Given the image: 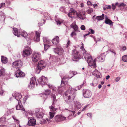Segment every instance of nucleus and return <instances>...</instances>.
I'll return each instance as SVG.
<instances>
[{
    "label": "nucleus",
    "mask_w": 127,
    "mask_h": 127,
    "mask_svg": "<svg viewBox=\"0 0 127 127\" xmlns=\"http://www.w3.org/2000/svg\"><path fill=\"white\" fill-rule=\"evenodd\" d=\"M105 57L104 53L100 54V56L95 59L93 61L91 56L90 54H85L84 55V58L88 64L91 67L95 68L96 67V61L103 62L105 60Z\"/></svg>",
    "instance_id": "1"
},
{
    "label": "nucleus",
    "mask_w": 127,
    "mask_h": 127,
    "mask_svg": "<svg viewBox=\"0 0 127 127\" xmlns=\"http://www.w3.org/2000/svg\"><path fill=\"white\" fill-rule=\"evenodd\" d=\"M71 87L70 86L69 89L66 91L63 95L64 98L67 99L70 102L73 100L76 96L75 93L71 91Z\"/></svg>",
    "instance_id": "2"
},
{
    "label": "nucleus",
    "mask_w": 127,
    "mask_h": 127,
    "mask_svg": "<svg viewBox=\"0 0 127 127\" xmlns=\"http://www.w3.org/2000/svg\"><path fill=\"white\" fill-rule=\"evenodd\" d=\"M44 111V110L42 109L37 108L35 110V113L37 118L41 119V122L44 123L46 122V118H43Z\"/></svg>",
    "instance_id": "3"
},
{
    "label": "nucleus",
    "mask_w": 127,
    "mask_h": 127,
    "mask_svg": "<svg viewBox=\"0 0 127 127\" xmlns=\"http://www.w3.org/2000/svg\"><path fill=\"white\" fill-rule=\"evenodd\" d=\"M47 65V63L45 61L41 60L38 63L36 68L35 69L37 73H39L41 70L45 68Z\"/></svg>",
    "instance_id": "4"
},
{
    "label": "nucleus",
    "mask_w": 127,
    "mask_h": 127,
    "mask_svg": "<svg viewBox=\"0 0 127 127\" xmlns=\"http://www.w3.org/2000/svg\"><path fill=\"white\" fill-rule=\"evenodd\" d=\"M37 80L39 84L43 86V85H46L49 88H51L52 87V86H50V85L49 84H47V79L46 77L43 76H41L39 79H38Z\"/></svg>",
    "instance_id": "5"
},
{
    "label": "nucleus",
    "mask_w": 127,
    "mask_h": 127,
    "mask_svg": "<svg viewBox=\"0 0 127 127\" xmlns=\"http://www.w3.org/2000/svg\"><path fill=\"white\" fill-rule=\"evenodd\" d=\"M72 60L74 61H77L81 59V56L79 52L77 50H74L72 52Z\"/></svg>",
    "instance_id": "6"
},
{
    "label": "nucleus",
    "mask_w": 127,
    "mask_h": 127,
    "mask_svg": "<svg viewBox=\"0 0 127 127\" xmlns=\"http://www.w3.org/2000/svg\"><path fill=\"white\" fill-rule=\"evenodd\" d=\"M41 54L39 52L33 53L32 55V61L34 63L38 62L41 59Z\"/></svg>",
    "instance_id": "7"
},
{
    "label": "nucleus",
    "mask_w": 127,
    "mask_h": 127,
    "mask_svg": "<svg viewBox=\"0 0 127 127\" xmlns=\"http://www.w3.org/2000/svg\"><path fill=\"white\" fill-rule=\"evenodd\" d=\"M55 120L57 122H62L65 121L66 118L62 115H56L54 117Z\"/></svg>",
    "instance_id": "8"
},
{
    "label": "nucleus",
    "mask_w": 127,
    "mask_h": 127,
    "mask_svg": "<svg viewBox=\"0 0 127 127\" xmlns=\"http://www.w3.org/2000/svg\"><path fill=\"white\" fill-rule=\"evenodd\" d=\"M23 51L22 55L24 57H26L30 55L32 53V50L30 47L27 46L25 48Z\"/></svg>",
    "instance_id": "9"
},
{
    "label": "nucleus",
    "mask_w": 127,
    "mask_h": 127,
    "mask_svg": "<svg viewBox=\"0 0 127 127\" xmlns=\"http://www.w3.org/2000/svg\"><path fill=\"white\" fill-rule=\"evenodd\" d=\"M19 33L20 35V34L22 35V36L25 37L26 38V39L27 40V42L28 43H30L31 42V40L30 39H29L28 38H27V37L28 35V34L26 32L23 30L22 29H20L19 30Z\"/></svg>",
    "instance_id": "10"
},
{
    "label": "nucleus",
    "mask_w": 127,
    "mask_h": 127,
    "mask_svg": "<svg viewBox=\"0 0 127 127\" xmlns=\"http://www.w3.org/2000/svg\"><path fill=\"white\" fill-rule=\"evenodd\" d=\"M23 64L22 62L20 60L15 61L12 63V66L16 69L20 68Z\"/></svg>",
    "instance_id": "11"
},
{
    "label": "nucleus",
    "mask_w": 127,
    "mask_h": 127,
    "mask_svg": "<svg viewBox=\"0 0 127 127\" xmlns=\"http://www.w3.org/2000/svg\"><path fill=\"white\" fill-rule=\"evenodd\" d=\"M65 77H64L62 78V80L61 82V87H59L58 89V91L59 94H61L63 93L64 90L63 87L64 85V81L65 79Z\"/></svg>",
    "instance_id": "12"
},
{
    "label": "nucleus",
    "mask_w": 127,
    "mask_h": 127,
    "mask_svg": "<svg viewBox=\"0 0 127 127\" xmlns=\"http://www.w3.org/2000/svg\"><path fill=\"white\" fill-rule=\"evenodd\" d=\"M36 83V85H37V84L36 82L35 78V77H32L31 78L28 87L30 89H32L34 87Z\"/></svg>",
    "instance_id": "13"
},
{
    "label": "nucleus",
    "mask_w": 127,
    "mask_h": 127,
    "mask_svg": "<svg viewBox=\"0 0 127 127\" xmlns=\"http://www.w3.org/2000/svg\"><path fill=\"white\" fill-rule=\"evenodd\" d=\"M83 94L84 97L85 98L90 97L92 95L91 92L89 90H83Z\"/></svg>",
    "instance_id": "14"
},
{
    "label": "nucleus",
    "mask_w": 127,
    "mask_h": 127,
    "mask_svg": "<svg viewBox=\"0 0 127 127\" xmlns=\"http://www.w3.org/2000/svg\"><path fill=\"white\" fill-rule=\"evenodd\" d=\"M13 96L14 97L18 102H21V99L22 97V95L20 93H16L12 94Z\"/></svg>",
    "instance_id": "15"
},
{
    "label": "nucleus",
    "mask_w": 127,
    "mask_h": 127,
    "mask_svg": "<svg viewBox=\"0 0 127 127\" xmlns=\"http://www.w3.org/2000/svg\"><path fill=\"white\" fill-rule=\"evenodd\" d=\"M15 75L17 77H23L25 76V74L20 69H18L15 72Z\"/></svg>",
    "instance_id": "16"
},
{
    "label": "nucleus",
    "mask_w": 127,
    "mask_h": 127,
    "mask_svg": "<svg viewBox=\"0 0 127 127\" xmlns=\"http://www.w3.org/2000/svg\"><path fill=\"white\" fill-rule=\"evenodd\" d=\"M74 108L76 111L79 109L81 107V105L80 102L76 101L74 102Z\"/></svg>",
    "instance_id": "17"
},
{
    "label": "nucleus",
    "mask_w": 127,
    "mask_h": 127,
    "mask_svg": "<svg viewBox=\"0 0 127 127\" xmlns=\"http://www.w3.org/2000/svg\"><path fill=\"white\" fill-rule=\"evenodd\" d=\"M41 32L35 31V35L33 38L34 41L35 42H39L40 40V36Z\"/></svg>",
    "instance_id": "18"
},
{
    "label": "nucleus",
    "mask_w": 127,
    "mask_h": 127,
    "mask_svg": "<svg viewBox=\"0 0 127 127\" xmlns=\"http://www.w3.org/2000/svg\"><path fill=\"white\" fill-rule=\"evenodd\" d=\"M76 14V11L73 9L71 8L68 15L69 17L72 18L74 17V15Z\"/></svg>",
    "instance_id": "19"
},
{
    "label": "nucleus",
    "mask_w": 127,
    "mask_h": 127,
    "mask_svg": "<svg viewBox=\"0 0 127 127\" xmlns=\"http://www.w3.org/2000/svg\"><path fill=\"white\" fill-rule=\"evenodd\" d=\"M70 112V114L68 117V118L69 120H70L74 118L76 116L75 111L73 110H68Z\"/></svg>",
    "instance_id": "20"
},
{
    "label": "nucleus",
    "mask_w": 127,
    "mask_h": 127,
    "mask_svg": "<svg viewBox=\"0 0 127 127\" xmlns=\"http://www.w3.org/2000/svg\"><path fill=\"white\" fill-rule=\"evenodd\" d=\"M21 103V102H20L19 101L18 104L16 106V109L17 110H20L22 111H25V109L23 108V106Z\"/></svg>",
    "instance_id": "21"
},
{
    "label": "nucleus",
    "mask_w": 127,
    "mask_h": 127,
    "mask_svg": "<svg viewBox=\"0 0 127 127\" xmlns=\"http://www.w3.org/2000/svg\"><path fill=\"white\" fill-rule=\"evenodd\" d=\"M93 75H94L97 78H101V75L100 73L97 70L95 69V71L92 72Z\"/></svg>",
    "instance_id": "22"
},
{
    "label": "nucleus",
    "mask_w": 127,
    "mask_h": 127,
    "mask_svg": "<svg viewBox=\"0 0 127 127\" xmlns=\"http://www.w3.org/2000/svg\"><path fill=\"white\" fill-rule=\"evenodd\" d=\"M36 124V120L34 119H30L28 121V124L29 126H34Z\"/></svg>",
    "instance_id": "23"
},
{
    "label": "nucleus",
    "mask_w": 127,
    "mask_h": 127,
    "mask_svg": "<svg viewBox=\"0 0 127 127\" xmlns=\"http://www.w3.org/2000/svg\"><path fill=\"white\" fill-rule=\"evenodd\" d=\"M105 23L106 24L109 25L110 26H112L113 23L111 20L108 18L106 16L105 17Z\"/></svg>",
    "instance_id": "24"
},
{
    "label": "nucleus",
    "mask_w": 127,
    "mask_h": 127,
    "mask_svg": "<svg viewBox=\"0 0 127 127\" xmlns=\"http://www.w3.org/2000/svg\"><path fill=\"white\" fill-rule=\"evenodd\" d=\"M54 51L55 53H57L58 54H61V53H62L63 52V50L62 49H59L58 48H54Z\"/></svg>",
    "instance_id": "25"
},
{
    "label": "nucleus",
    "mask_w": 127,
    "mask_h": 127,
    "mask_svg": "<svg viewBox=\"0 0 127 127\" xmlns=\"http://www.w3.org/2000/svg\"><path fill=\"white\" fill-rule=\"evenodd\" d=\"M49 118H46V122L49 121L50 120L52 119L54 117L55 114V112H50L49 113Z\"/></svg>",
    "instance_id": "26"
},
{
    "label": "nucleus",
    "mask_w": 127,
    "mask_h": 127,
    "mask_svg": "<svg viewBox=\"0 0 127 127\" xmlns=\"http://www.w3.org/2000/svg\"><path fill=\"white\" fill-rule=\"evenodd\" d=\"M52 42L55 44H57L59 42V37L58 36H56L55 37L52 41Z\"/></svg>",
    "instance_id": "27"
},
{
    "label": "nucleus",
    "mask_w": 127,
    "mask_h": 127,
    "mask_svg": "<svg viewBox=\"0 0 127 127\" xmlns=\"http://www.w3.org/2000/svg\"><path fill=\"white\" fill-rule=\"evenodd\" d=\"M50 92V91L48 90H45V93L42 94V96H41L45 98H47L48 95L49 94Z\"/></svg>",
    "instance_id": "28"
},
{
    "label": "nucleus",
    "mask_w": 127,
    "mask_h": 127,
    "mask_svg": "<svg viewBox=\"0 0 127 127\" xmlns=\"http://www.w3.org/2000/svg\"><path fill=\"white\" fill-rule=\"evenodd\" d=\"M13 34L15 36L18 37H19L20 36V35L19 32L17 28H13Z\"/></svg>",
    "instance_id": "29"
},
{
    "label": "nucleus",
    "mask_w": 127,
    "mask_h": 127,
    "mask_svg": "<svg viewBox=\"0 0 127 127\" xmlns=\"http://www.w3.org/2000/svg\"><path fill=\"white\" fill-rule=\"evenodd\" d=\"M1 62L4 64L8 62V59L6 57H4L3 56H1Z\"/></svg>",
    "instance_id": "30"
},
{
    "label": "nucleus",
    "mask_w": 127,
    "mask_h": 127,
    "mask_svg": "<svg viewBox=\"0 0 127 127\" xmlns=\"http://www.w3.org/2000/svg\"><path fill=\"white\" fill-rule=\"evenodd\" d=\"M104 14H103L101 16H97L96 19L98 21H100L103 20L104 19Z\"/></svg>",
    "instance_id": "31"
},
{
    "label": "nucleus",
    "mask_w": 127,
    "mask_h": 127,
    "mask_svg": "<svg viewBox=\"0 0 127 127\" xmlns=\"http://www.w3.org/2000/svg\"><path fill=\"white\" fill-rule=\"evenodd\" d=\"M78 16L81 20H84L86 18L85 15L84 13H80L78 15Z\"/></svg>",
    "instance_id": "32"
},
{
    "label": "nucleus",
    "mask_w": 127,
    "mask_h": 127,
    "mask_svg": "<svg viewBox=\"0 0 127 127\" xmlns=\"http://www.w3.org/2000/svg\"><path fill=\"white\" fill-rule=\"evenodd\" d=\"M81 45L82 46L80 47V49L82 50L83 53L84 54L83 55L84 56V55H85V54H89L86 53V51L85 50V49L84 48L83 43H82Z\"/></svg>",
    "instance_id": "33"
},
{
    "label": "nucleus",
    "mask_w": 127,
    "mask_h": 127,
    "mask_svg": "<svg viewBox=\"0 0 127 127\" xmlns=\"http://www.w3.org/2000/svg\"><path fill=\"white\" fill-rule=\"evenodd\" d=\"M51 96L53 98V100L52 104L53 106H54L56 103L57 101L56 96L55 95L53 94Z\"/></svg>",
    "instance_id": "34"
},
{
    "label": "nucleus",
    "mask_w": 127,
    "mask_h": 127,
    "mask_svg": "<svg viewBox=\"0 0 127 127\" xmlns=\"http://www.w3.org/2000/svg\"><path fill=\"white\" fill-rule=\"evenodd\" d=\"M43 39L44 44H49L51 41L50 40L48 39L46 37H43Z\"/></svg>",
    "instance_id": "35"
},
{
    "label": "nucleus",
    "mask_w": 127,
    "mask_h": 127,
    "mask_svg": "<svg viewBox=\"0 0 127 127\" xmlns=\"http://www.w3.org/2000/svg\"><path fill=\"white\" fill-rule=\"evenodd\" d=\"M71 28H73L75 31H76L78 30V27L75 24H72L70 25Z\"/></svg>",
    "instance_id": "36"
},
{
    "label": "nucleus",
    "mask_w": 127,
    "mask_h": 127,
    "mask_svg": "<svg viewBox=\"0 0 127 127\" xmlns=\"http://www.w3.org/2000/svg\"><path fill=\"white\" fill-rule=\"evenodd\" d=\"M89 32L87 34H85L84 35V38H85V37L86 36L88 35L89 34L91 33L92 34H94L95 32V31L93 30L92 29H89Z\"/></svg>",
    "instance_id": "37"
},
{
    "label": "nucleus",
    "mask_w": 127,
    "mask_h": 127,
    "mask_svg": "<svg viewBox=\"0 0 127 127\" xmlns=\"http://www.w3.org/2000/svg\"><path fill=\"white\" fill-rule=\"evenodd\" d=\"M49 60L50 61V63H54L56 61V58L53 56H51L49 58Z\"/></svg>",
    "instance_id": "38"
},
{
    "label": "nucleus",
    "mask_w": 127,
    "mask_h": 127,
    "mask_svg": "<svg viewBox=\"0 0 127 127\" xmlns=\"http://www.w3.org/2000/svg\"><path fill=\"white\" fill-rule=\"evenodd\" d=\"M43 15L46 19H51L50 15L47 13H44Z\"/></svg>",
    "instance_id": "39"
},
{
    "label": "nucleus",
    "mask_w": 127,
    "mask_h": 127,
    "mask_svg": "<svg viewBox=\"0 0 127 127\" xmlns=\"http://www.w3.org/2000/svg\"><path fill=\"white\" fill-rule=\"evenodd\" d=\"M49 108L50 110V112H55L56 111V109L53 106L51 105L49 107Z\"/></svg>",
    "instance_id": "40"
},
{
    "label": "nucleus",
    "mask_w": 127,
    "mask_h": 127,
    "mask_svg": "<svg viewBox=\"0 0 127 127\" xmlns=\"http://www.w3.org/2000/svg\"><path fill=\"white\" fill-rule=\"evenodd\" d=\"M6 121L5 117H1L0 118V127H1V124L4 123Z\"/></svg>",
    "instance_id": "41"
},
{
    "label": "nucleus",
    "mask_w": 127,
    "mask_h": 127,
    "mask_svg": "<svg viewBox=\"0 0 127 127\" xmlns=\"http://www.w3.org/2000/svg\"><path fill=\"white\" fill-rule=\"evenodd\" d=\"M5 72V69L3 68H1L0 71V75H4Z\"/></svg>",
    "instance_id": "42"
},
{
    "label": "nucleus",
    "mask_w": 127,
    "mask_h": 127,
    "mask_svg": "<svg viewBox=\"0 0 127 127\" xmlns=\"http://www.w3.org/2000/svg\"><path fill=\"white\" fill-rule=\"evenodd\" d=\"M0 15L1 16V18L3 21H4L5 18V16L4 14L2 11H0Z\"/></svg>",
    "instance_id": "43"
},
{
    "label": "nucleus",
    "mask_w": 127,
    "mask_h": 127,
    "mask_svg": "<svg viewBox=\"0 0 127 127\" xmlns=\"http://www.w3.org/2000/svg\"><path fill=\"white\" fill-rule=\"evenodd\" d=\"M65 7L63 6L60 8V10L62 12L66 13V12L65 11Z\"/></svg>",
    "instance_id": "44"
},
{
    "label": "nucleus",
    "mask_w": 127,
    "mask_h": 127,
    "mask_svg": "<svg viewBox=\"0 0 127 127\" xmlns=\"http://www.w3.org/2000/svg\"><path fill=\"white\" fill-rule=\"evenodd\" d=\"M86 84V82L85 81H84L83 82V83L80 85V86H78L76 88H78V90H79L85 84Z\"/></svg>",
    "instance_id": "45"
},
{
    "label": "nucleus",
    "mask_w": 127,
    "mask_h": 127,
    "mask_svg": "<svg viewBox=\"0 0 127 127\" xmlns=\"http://www.w3.org/2000/svg\"><path fill=\"white\" fill-rule=\"evenodd\" d=\"M122 60L124 62H127V55H124L123 56L122 58Z\"/></svg>",
    "instance_id": "46"
},
{
    "label": "nucleus",
    "mask_w": 127,
    "mask_h": 127,
    "mask_svg": "<svg viewBox=\"0 0 127 127\" xmlns=\"http://www.w3.org/2000/svg\"><path fill=\"white\" fill-rule=\"evenodd\" d=\"M44 50L46 51L47 49L49 48V45H48L47 44H44Z\"/></svg>",
    "instance_id": "47"
},
{
    "label": "nucleus",
    "mask_w": 127,
    "mask_h": 127,
    "mask_svg": "<svg viewBox=\"0 0 127 127\" xmlns=\"http://www.w3.org/2000/svg\"><path fill=\"white\" fill-rule=\"evenodd\" d=\"M111 8V6L110 5H106L103 7V9L104 10H105L106 9H110Z\"/></svg>",
    "instance_id": "48"
},
{
    "label": "nucleus",
    "mask_w": 127,
    "mask_h": 127,
    "mask_svg": "<svg viewBox=\"0 0 127 127\" xmlns=\"http://www.w3.org/2000/svg\"><path fill=\"white\" fill-rule=\"evenodd\" d=\"M93 11V10L92 8H89L87 11V13L89 14H91Z\"/></svg>",
    "instance_id": "49"
},
{
    "label": "nucleus",
    "mask_w": 127,
    "mask_h": 127,
    "mask_svg": "<svg viewBox=\"0 0 127 127\" xmlns=\"http://www.w3.org/2000/svg\"><path fill=\"white\" fill-rule=\"evenodd\" d=\"M90 37L93 38V39L94 40V41L95 42H96V43H97V42L98 41H99L100 40L99 39L98 40H97L96 39L95 36L94 35H90Z\"/></svg>",
    "instance_id": "50"
},
{
    "label": "nucleus",
    "mask_w": 127,
    "mask_h": 127,
    "mask_svg": "<svg viewBox=\"0 0 127 127\" xmlns=\"http://www.w3.org/2000/svg\"><path fill=\"white\" fill-rule=\"evenodd\" d=\"M126 5V4H125L124 3H122L120 4H119V5H118V7H125Z\"/></svg>",
    "instance_id": "51"
},
{
    "label": "nucleus",
    "mask_w": 127,
    "mask_h": 127,
    "mask_svg": "<svg viewBox=\"0 0 127 127\" xmlns=\"http://www.w3.org/2000/svg\"><path fill=\"white\" fill-rule=\"evenodd\" d=\"M55 21L57 23L58 25H60L61 24V21H61V20H59L58 19H56Z\"/></svg>",
    "instance_id": "52"
},
{
    "label": "nucleus",
    "mask_w": 127,
    "mask_h": 127,
    "mask_svg": "<svg viewBox=\"0 0 127 127\" xmlns=\"http://www.w3.org/2000/svg\"><path fill=\"white\" fill-rule=\"evenodd\" d=\"M10 110L8 109L5 113L6 116H8L9 114L10 113Z\"/></svg>",
    "instance_id": "53"
},
{
    "label": "nucleus",
    "mask_w": 127,
    "mask_h": 127,
    "mask_svg": "<svg viewBox=\"0 0 127 127\" xmlns=\"http://www.w3.org/2000/svg\"><path fill=\"white\" fill-rule=\"evenodd\" d=\"M14 122L17 125H18L19 124L20 121L18 119H17L14 120Z\"/></svg>",
    "instance_id": "54"
},
{
    "label": "nucleus",
    "mask_w": 127,
    "mask_h": 127,
    "mask_svg": "<svg viewBox=\"0 0 127 127\" xmlns=\"http://www.w3.org/2000/svg\"><path fill=\"white\" fill-rule=\"evenodd\" d=\"M80 28L81 29L83 30H84L86 29L85 26L83 25H82L81 26Z\"/></svg>",
    "instance_id": "55"
},
{
    "label": "nucleus",
    "mask_w": 127,
    "mask_h": 127,
    "mask_svg": "<svg viewBox=\"0 0 127 127\" xmlns=\"http://www.w3.org/2000/svg\"><path fill=\"white\" fill-rule=\"evenodd\" d=\"M70 35L71 37H72L74 35H76V33L74 31H73L72 32Z\"/></svg>",
    "instance_id": "56"
},
{
    "label": "nucleus",
    "mask_w": 127,
    "mask_h": 127,
    "mask_svg": "<svg viewBox=\"0 0 127 127\" xmlns=\"http://www.w3.org/2000/svg\"><path fill=\"white\" fill-rule=\"evenodd\" d=\"M3 93V91L1 87L0 88V95H2Z\"/></svg>",
    "instance_id": "57"
},
{
    "label": "nucleus",
    "mask_w": 127,
    "mask_h": 127,
    "mask_svg": "<svg viewBox=\"0 0 127 127\" xmlns=\"http://www.w3.org/2000/svg\"><path fill=\"white\" fill-rule=\"evenodd\" d=\"M87 115L88 116L90 117L91 119L92 118V113H88L87 114Z\"/></svg>",
    "instance_id": "58"
},
{
    "label": "nucleus",
    "mask_w": 127,
    "mask_h": 127,
    "mask_svg": "<svg viewBox=\"0 0 127 127\" xmlns=\"http://www.w3.org/2000/svg\"><path fill=\"white\" fill-rule=\"evenodd\" d=\"M87 3L88 5H90L91 6L92 5H93V4L89 0H88L87 1Z\"/></svg>",
    "instance_id": "59"
},
{
    "label": "nucleus",
    "mask_w": 127,
    "mask_h": 127,
    "mask_svg": "<svg viewBox=\"0 0 127 127\" xmlns=\"http://www.w3.org/2000/svg\"><path fill=\"white\" fill-rule=\"evenodd\" d=\"M120 78L119 77H117L115 79V80L116 82L120 80Z\"/></svg>",
    "instance_id": "60"
},
{
    "label": "nucleus",
    "mask_w": 127,
    "mask_h": 127,
    "mask_svg": "<svg viewBox=\"0 0 127 127\" xmlns=\"http://www.w3.org/2000/svg\"><path fill=\"white\" fill-rule=\"evenodd\" d=\"M112 9L113 10L115 9L116 8V6L115 5V4H112Z\"/></svg>",
    "instance_id": "61"
},
{
    "label": "nucleus",
    "mask_w": 127,
    "mask_h": 127,
    "mask_svg": "<svg viewBox=\"0 0 127 127\" xmlns=\"http://www.w3.org/2000/svg\"><path fill=\"white\" fill-rule=\"evenodd\" d=\"M12 117L13 120H15L16 119H17L16 117L14 115H13L12 116Z\"/></svg>",
    "instance_id": "62"
},
{
    "label": "nucleus",
    "mask_w": 127,
    "mask_h": 127,
    "mask_svg": "<svg viewBox=\"0 0 127 127\" xmlns=\"http://www.w3.org/2000/svg\"><path fill=\"white\" fill-rule=\"evenodd\" d=\"M5 5V4L4 3H2L1 4H0V6H1V7L2 6H4Z\"/></svg>",
    "instance_id": "63"
},
{
    "label": "nucleus",
    "mask_w": 127,
    "mask_h": 127,
    "mask_svg": "<svg viewBox=\"0 0 127 127\" xmlns=\"http://www.w3.org/2000/svg\"><path fill=\"white\" fill-rule=\"evenodd\" d=\"M88 105L86 106H85V107L83 108V109L82 110H81V111H84L86 109L87 107L88 106Z\"/></svg>",
    "instance_id": "64"
}]
</instances>
